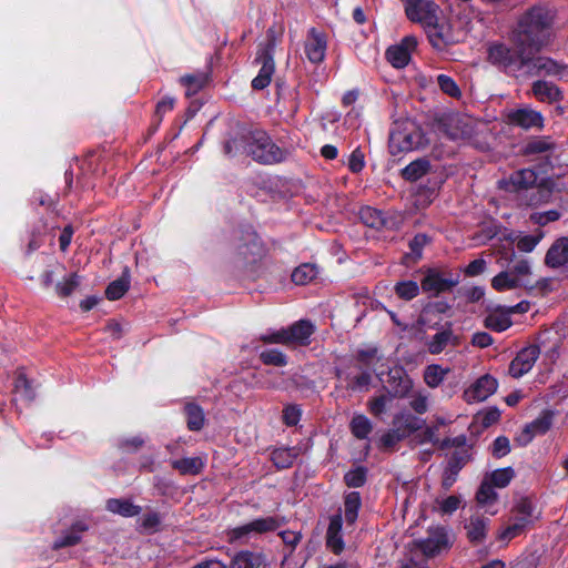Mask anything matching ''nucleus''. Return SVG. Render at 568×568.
I'll return each instance as SVG.
<instances>
[{
	"instance_id": "obj_7",
	"label": "nucleus",
	"mask_w": 568,
	"mask_h": 568,
	"mask_svg": "<svg viewBox=\"0 0 568 568\" xmlns=\"http://www.w3.org/2000/svg\"><path fill=\"white\" fill-rule=\"evenodd\" d=\"M236 234L235 253L243 265L256 264L266 255V245L253 225L241 224Z\"/></svg>"
},
{
	"instance_id": "obj_20",
	"label": "nucleus",
	"mask_w": 568,
	"mask_h": 568,
	"mask_svg": "<svg viewBox=\"0 0 568 568\" xmlns=\"http://www.w3.org/2000/svg\"><path fill=\"white\" fill-rule=\"evenodd\" d=\"M326 47V34L316 28H311L304 44L307 60L314 64L322 62L325 58Z\"/></svg>"
},
{
	"instance_id": "obj_60",
	"label": "nucleus",
	"mask_w": 568,
	"mask_h": 568,
	"mask_svg": "<svg viewBox=\"0 0 568 568\" xmlns=\"http://www.w3.org/2000/svg\"><path fill=\"white\" fill-rule=\"evenodd\" d=\"M542 239V233L539 232L536 235H525L519 237L517 241V248L521 252L529 253L532 252L537 244Z\"/></svg>"
},
{
	"instance_id": "obj_34",
	"label": "nucleus",
	"mask_w": 568,
	"mask_h": 568,
	"mask_svg": "<svg viewBox=\"0 0 568 568\" xmlns=\"http://www.w3.org/2000/svg\"><path fill=\"white\" fill-rule=\"evenodd\" d=\"M430 169V162L425 158H420L406 165L402 170V175L406 181L415 182L429 173Z\"/></svg>"
},
{
	"instance_id": "obj_39",
	"label": "nucleus",
	"mask_w": 568,
	"mask_h": 568,
	"mask_svg": "<svg viewBox=\"0 0 568 568\" xmlns=\"http://www.w3.org/2000/svg\"><path fill=\"white\" fill-rule=\"evenodd\" d=\"M491 286L498 292L525 287L523 282H520V280L515 276L509 268L494 276L491 280Z\"/></svg>"
},
{
	"instance_id": "obj_21",
	"label": "nucleus",
	"mask_w": 568,
	"mask_h": 568,
	"mask_svg": "<svg viewBox=\"0 0 568 568\" xmlns=\"http://www.w3.org/2000/svg\"><path fill=\"white\" fill-rule=\"evenodd\" d=\"M508 123L524 130L544 128V116L540 112L530 108L513 110L507 115Z\"/></svg>"
},
{
	"instance_id": "obj_52",
	"label": "nucleus",
	"mask_w": 568,
	"mask_h": 568,
	"mask_svg": "<svg viewBox=\"0 0 568 568\" xmlns=\"http://www.w3.org/2000/svg\"><path fill=\"white\" fill-rule=\"evenodd\" d=\"M514 476V469L511 467H507L493 471L491 474L486 476V478H488V481H490L494 487L505 488L511 481Z\"/></svg>"
},
{
	"instance_id": "obj_54",
	"label": "nucleus",
	"mask_w": 568,
	"mask_h": 568,
	"mask_svg": "<svg viewBox=\"0 0 568 568\" xmlns=\"http://www.w3.org/2000/svg\"><path fill=\"white\" fill-rule=\"evenodd\" d=\"M437 84L445 94L452 98H459L462 95L457 83L446 74H439L437 77Z\"/></svg>"
},
{
	"instance_id": "obj_49",
	"label": "nucleus",
	"mask_w": 568,
	"mask_h": 568,
	"mask_svg": "<svg viewBox=\"0 0 568 568\" xmlns=\"http://www.w3.org/2000/svg\"><path fill=\"white\" fill-rule=\"evenodd\" d=\"M448 372L449 369H444L439 365H428L424 372V381L429 387L435 388L444 381Z\"/></svg>"
},
{
	"instance_id": "obj_32",
	"label": "nucleus",
	"mask_w": 568,
	"mask_h": 568,
	"mask_svg": "<svg viewBox=\"0 0 568 568\" xmlns=\"http://www.w3.org/2000/svg\"><path fill=\"white\" fill-rule=\"evenodd\" d=\"M534 95L541 102L554 103L562 100L560 89L548 81L538 80L532 84Z\"/></svg>"
},
{
	"instance_id": "obj_10",
	"label": "nucleus",
	"mask_w": 568,
	"mask_h": 568,
	"mask_svg": "<svg viewBox=\"0 0 568 568\" xmlns=\"http://www.w3.org/2000/svg\"><path fill=\"white\" fill-rule=\"evenodd\" d=\"M458 283L459 276L457 274L430 268L422 280L420 287L425 293L437 296L452 291Z\"/></svg>"
},
{
	"instance_id": "obj_2",
	"label": "nucleus",
	"mask_w": 568,
	"mask_h": 568,
	"mask_svg": "<svg viewBox=\"0 0 568 568\" xmlns=\"http://www.w3.org/2000/svg\"><path fill=\"white\" fill-rule=\"evenodd\" d=\"M555 18L556 10L547 4L528 9L513 31L515 45L527 49L529 53L539 51L550 38Z\"/></svg>"
},
{
	"instance_id": "obj_46",
	"label": "nucleus",
	"mask_w": 568,
	"mask_h": 568,
	"mask_svg": "<svg viewBox=\"0 0 568 568\" xmlns=\"http://www.w3.org/2000/svg\"><path fill=\"white\" fill-rule=\"evenodd\" d=\"M260 361L264 365L283 367L288 363V357L285 353L277 348L264 349L258 355Z\"/></svg>"
},
{
	"instance_id": "obj_25",
	"label": "nucleus",
	"mask_w": 568,
	"mask_h": 568,
	"mask_svg": "<svg viewBox=\"0 0 568 568\" xmlns=\"http://www.w3.org/2000/svg\"><path fill=\"white\" fill-rule=\"evenodd\" d=\"M552 418L549 413H544L530 424L526 425L523 433L517 437V442L521 446L529 444L537 435H542L551 427Z\"/></svg>"
},
{
	"instance_id": "obj_31",
	"label": "nucleus",
	"mask_w": 568,
	"mask_h": 568,
	"mask_svg": "<svg viewBox=\"0 0 568 568\" xmlns=\"http://www.w3.org/2000/svg\"><path fill=\"white\" fill-rule=\"evenodd\" d=\"M131 286V272L129 266H125L122 274L116 280L109 283L105 288V297L109 301H118L125 295Z\"/></svg>"
},
{
	"instance_id": "obj_16",
	"label": "nucleus",
	"mask_w": 568,
	"mask_h": 568,
	"mask_svg": "<svg viewBox=\"0 0 568 568\" xmlns=\"http://www.w3.org/2000/svg\"><path fill=\"white\" fill-rule=\"evenodd\" d=\"M378 362L376 348L357 352V388L366 387L371 383Z\"/></svg>"
},
{
	"instance_id": "obj_26",
	"label": "nucleus",
	"mask_w": 568,
	"mask_h": 568,
	"mask_svg": "<svg viewBox=\"0 0 568 568\" xmlns=\"http://www.w3.org/2000/svg\"><path fill=\"white\" fill-rule=\"evenodd\" d=\"M445 133L450 140L469 139L474 129L469 119L460 116L448 118L444 122Z\"/></svg>"
},
{
	"instance_id": "obj_28",
	"label": "nucleus",
	"mask_w": 568,
	"mask_h": 568,
	"mask_svg": "<svg viewBox=\"0 0 568 568\" xmlns=\"http://www.w3.org/2000/svg\"><path fill=\"white\" fill-rule=\"evenodd\" d=\"M88 530V525L83 521H75L71 527L63 531L53 544L52 549L59 550L67 547H72L81 541L82 534Z\"/></svg>"
},
{
	"instance_id": "obj_47",
	"label": "nucleus",
	"mask_w": 568,
	"mask_h": 568,
	"mask_svg": "<svg viewBox=\"0 0 568 568\" xmlns=\"http://www.w3.org/2000/svg\"><path fill=\"white\" fill-rule=\"evenodd\" d=\"M509 270L520 280V282H523L525 288L532 290L535 287L530 281L531 266L528 260L521 258L516 261Z\"/></svg>"
},
{
	"instance_id": "obj_48",
	"label": "nucleus",
	"mask_w": 568,
	"mask_h": 568,
	"mask_svg": "<svg viewBox=\"0 0 568 568\" xmlns=\"http://www.w3.org/2000/svg\"><path fill=\"white\" fill-rule=\"evenodd\" d=\"M207 78L203 73L185 74L181 77L180 82L186 88V95L197 93L206 84Z\"/></svg>"
},
{
	"instance_id": "obj_43",
	"label": "nucleus",
	"mask_w": 568,
	"mask_h": 568,
	"mask_svg": "<svg viewBox=\"0 0 568 568\" xmlns=\"http://www.w3.org/2000/svg\"><path fill=\"white\" fill-rule=\"evenodd\" d=\"M449 344H457V338L454 336L450 328H446L433 336V338L428 343V352L430 354H439Z\"/></svg>"
},
{
	"instance_id": "obj_9",
	"label": "nucleus",
	"mask_w": 568,
	"mask_h": 568,
	"mask_svg": "<svg viewBox=\"0 0 568 568\" xmlns=\"http://www.w3.org/2000/svg\"><path fill=\"white\" fill-rule=\"evenodd\" d=\"M528 53L527 64L524 74L527 75H548L559 80L568 79V65L558 63L547 57H530Z\"/></svg>"
},
{
	"instance_id": "obj_18",
	"label": "nucleus",
	"mask_w": 568,
	"mask_h": 568,
	"mask_svg": "<svg viewBox=\"0 0 568 568\" xmlns=\"http://www.w3.org/2000/svg\"><path fill=\"white\" fill-rule=\"evenodd\" d=\"M540 349L537 345H529L523 348L510 362L509 374L514 378H519L527 374L539 357Z\"/></svg>"
},
{
	"instance_id": "obj_36",
	"label": "nucleus",
	"mask_w": 568,
	"mask_h": 568,
	"mask_svg": "<svg viewBox=\"0 0 568 568\" xmlns=\"http://www.w3.org/2000/svg\"><path fill=\"white\" fill-rule=\"evenodd\" d=\"M393 427L406 438L420 428V419L410 413H402L394 417Z\"/></svg>"
},
{
	"instance_id": "obj_29",
	"label": "nucleus",
	"mask_w": 568,
	"mask_h": 568,
	"mask_svg": "<svg viewBox=\"0 0 568 568\" xmlns=\"http://www.w3.org/2000/svg\"><path fill=\"white\" fill-rule=\"evenodd\" d=\"M230 568H267V561L262 552L242 550L233 557Z\"/></svg>"
},
{
	"instance_id": "obj_57",
	"label": "nucleus",
	"mask_w": 568,
	"mask_h": 568,
	"mask_svg": "<svg viewBox=\"0 0 568 568\" xmlns=\"http://www.w3.org/2000/svg\"><path fill=\"white\" fill-rule=\"evenodd\" d=\"M44 226L33 227L27 245L26 254L30 255L44 244Z\"/></svg>"
},
{
	"instance_id": "obj_1",
	"label": "nucleus",
	"mask_w": 568,
	"mask_h": 568,
	"mask_svg": "<svg viewBox=\"0 0 568 568\" xmlns=\"http://www.w3.org/2000/svg\"><path fill=\"white\" fill-rule=\"evenodd\" d=\"M223 152L227 156H248L261 165L281 164L292 155L290 149L277 145L265 130L243 122L231 128Z\"/></svg>"
},
{
	"instance_id": "obj_12",
	"label": "nucleus",
	"mask_w": 568,
	"mask_h": 568,
	"mask_svg": "<svg viewBox=\"0 0 568 568\" xmlns=\"http://www.w3.org/2000/svg\"><path fill=\"white\" fill-rule=\"evenodd\" d=\"M405 12L409 20L423 27L437 21L442 12L439 7L430 0H406Z\"/></svg>"
},
{
	"instance_id": "obj_50",
	"label": "nucleus",
	"mask_w": 568,
	"mask_h": 568,
	"mask_svg": "<svg viewBox=\"0 0 568 568\" xmlns=\"http://www.w3.org/2000/svg\"><path fill=\"white\" fill-rule=\"evenodd\" d=\"M494 488L495 487L491 485V483L488 481V478L485 477L476 493L477 503L481 506H487L495 503L497 500V493Z\"/></svg>"
},
{
	"instance_id": "obj_13",
	"label": "nucleus",
	"mask_w": 568,
	"mask_h": 568,
	"mask_svg": "<svg viewBox=\"0 0 568 568\" xmlns=\"http://www.w3.org/2000/svg\"><path fill=\"white\" fill-rule=\"evenodd\" d=\"M428 40L433 48L436 50H445L447 47L456 43V39L452 28L438 17L437 21H432L430 24L424 27Z\"/></svg>"
},
{
	"instance_id": "obj_59",
	"label": "nucleus",
	"mask_w": 568,
	"mask_h": 568,
	"mask_svg": "<svg viewBox=\"0 0 568 568\" xmlns=\"http://www.w3.org/2000/svg\"><path fill=\"white\" fill-rule=\"evenodd\" d=\"M457 439H449V438H446L444 440H439V437L437 435V427H427L424 433H423V442H428V443H433V444H439V447L442 449L444 448H447L452 445H455V442Z\"/></svg>"
},
{
	"instance_id": "obj_27",
	"label": "nucleus",
	"mask_w": 568,
	"mask_h": 568,
	"mask_svg": "<svg viewBox=\"0 0 568 568\" xmlns=\"http://www.w3.org/2000/svg\"><path fill=\"white\" fill-rule=\"evenodd\" d=\"M545 263L551 268H558L568 263V237L556 240L548 248Z\"/></svg>"
},
{
	"instance_id": "obj_5",
	"label": "nucleus",
	"mask_w": 568,
	"mask_h": 568,
	"mask_svg": "<svg viewBox=\"0 0 568 568\" xmlns=\"http://www.w3.org/2000/svg\"><path fill=\"white\" fill-rule=\"evenodd\" d=\"M276 45V31L274 28H268L266 30L265 40L257 45L254 62L261 64V68L251 83L254 90H263L270 85L275 72L274 53Z\"/></svg>"
},
{
	"instance_id": "obj_19",
	"label": "nucleus",
	"mask_w": 568,
	"mask_h": 568,
	"mask_svg": "<svg viewBox=\"0 0 568 568\" xmlns=\"http://www.w3.org/2000/svg\"><path fill=\"white\" fill-rule=\"evenodd\" d=\"M498 387L497 379L490 375L480 376L464 392V399L467 403H477L487 399Z\"/></svg>"
},
{
	"instance_id": "obj_62",
	"label": "nucleus",
	"mask_w": 568,
	"mask_h": 568,
	"mask_svg": "<svg viewBox=\"0 0 568 568\" xmlns=\"http://www.w3.org/2000/svg\"><path fill=\"white\" fill-rule=\"evenodd\" d=\"M437 503L438 509L442 514L450 515L459 508L462 499L458 496L452 495Z\"/></svg>"
},
{
	"instance_id": "obj_58",
	"label": "nucleus",
	"mask_w": 568,
	"mask_h": 568,
	"mask_svg": "<svg viewBox=\"0 0 568 568\" xmlns=\"http://www.w3.org/2000/svg\"><path fill=\"white\" fill-rule=\"evenodd\" d=\"M175 99L171 97H164L162 98L155 106L154 111V119L158 121V123H161L163 120V116L171 112L174 109Z\"/></svg>"
},
{
	"instance_id": "obj_35",
	"label": "nucleus",
	"mask_w": 568,
	"mask_h": 568,
	"mask_svg": "<svg viewBox=\"0 0 568 568\" xmlns=\"http://www.w3.org/2000/svg\"><path fill=\"white\" fill-rule=\"evenodd\" d=\"M171 466L181 475H199L202 473L205 464L201 457H184L172 460Z\"/></svg>"
},
{
	"instance_id": "obj_33",
	"label": "nucleus",
	"mask_w": 568,
	"mask_h": 568,
	"mask_svg": "<svg viewBox=\"0 0 568 568\" xmlns=\"http://www.w3.org/2000/svg\"><path fill=\"white\" fill-rule=\"evenodd\" d=\"M511 324L510 314L505 306H499L491 311L484 320L485 327L495 332H504L509 328Z\"/></svg>"
},
{
	"instance_id": "obj_30",
	"label": "nucleus",
	"mask_w": 568,
	"mask_h": 568,
	"mask_svg": "<svg viewBox=\"0 0 568 568\" xmlns=\"http://www.w3.org/2000/svg\"><path fill=\"white\" fill-rule=\"evenodd\" d=\"M556 143L549 136L530 139L523 149L524 155H540L548 159L556 151Z\"/></svg>"
},
{
	"instance_id": "obj_61",
	"label": "nucleus",
	"mask_w": 568,
	"mask_h": 568,
	"mask_svg": "<svg viewBox=\"0 0 568 568\" xmlns=\"http://www.w3.org/2000/svg\"><path fill=\"white\" fill-rule=\"evenodd\" d=\"M530 521L526 520L525 518L517 517L515 523L508 526L500 535V539H511L516 536H518L523 529L529 524Z\"/></svg>"
},
{
	"instance_id": "obj_17",
	"label": "nucleus",
	"mask_w": 568,
	"mask_h": 568,
	"mask_svg": "<svg viewBox=\"0 0 568 568\" xmlns=\"http://www.w3.org/2000/svg\"><path fill=\"white\" fill-rule=\"evenodd\" d=\"M420 551L427 557H434L439 555L442 551L449 549L450 542L447 535V531L437 527L435 529H430L426 538L420 539L417 542Z\"/></svg>"
},
{
	"instance_id": "obj_55",
	"label": "nucleus",
	"mask_w": 568,
	"mask_h": 568,
	"mask_svg": "<svg viewBox=\"0 0 568 568\" xmlns=\"http://www.w3.org/2000/svg\"><path fill=\"white\" fill-rule=\"evenodd\" d=\"M301 407L295 404H290L286 405L283 409L282 420L286 426L293 427L298 424V422L301 420Z\"/></svg>"
},
{
	"instance_id": "obj_24",
	"label": "nucleus",
	"mask_w": 568,
	"mask_h": 568,
	"mask_svg": "<svg viewBox=\"0 0 568 568\" xmlns=\"http://www.w3.org/2000/svg\"><path fill=\"white\" fill-rule=\"evenodd\" d=\"M490 519L481 514H474L465 525L466 535L471 544H481L487 536Z\"/></svg>"
},
{
	"instance_id": "obj_51",
	"label": "nucleus",
	"mask_w": 568,
	"mask_h": 568,
	"mask_svg": "<svg viewBox=\"0 0 568 568\" xmlns=\"http://www.w3.org/2000/svg\"><path fill=\"white\" fill-rule=\"evenodd\" d=\"M358 217L369 227L378 229L384 224L382 213L369 206L362 207L358 212Z\"/></svg>"
},
{
	"instance_id": "obj_14",
	"label": "nucleus",
	"mask_w": 568,
	"mask_h": 568,
	"mask_svg": "<svg viewBox=\"0 0 568 568\" xmlns=\"http://www.w3.org/2000/svg\"><path fill=\"white\" fill-rule=\"evenodd\" d=\"M278 527L280 523L276 517H261L231 529L230 538L232 540H239L250 534H265L275 531Z\"/></svg>"
},
{
	"instance_id": "obj_63",
	"label": "nucleus",
	"mask_w": 568,
	"mask_h": 568,
	"mask_svg": "<svg viewBox=\"0 0 568 568\" xmlns=\"http://www.w3.org/2000/svg\"><path fill=\"white\" fill-rule=\"evenodd\" d=\"M405 437L403 434H400L397 429L393 427L389 432L382 435L379 438V444L385 449H392L395 447V445L404 439Z\"/></svg>"
},
{
	"instance_id": "obj_38",
	"label": "nucleus",
	"mask_w": 568,
	"mask_h": 568,
	"mask_svg": "<svg viewBox=\"0 0 568 568\" xmlns=\"http://www.w3.org/2000/svg\"><path fill=\"white\" fill-rule=\"evenodd\" d=\"M186 426L191 432H199L203 428L205 415L203 408L195 403H187L184 406Z\"/></svg>"
},
{
	"instance_id": "obj_40",
	"label": "nucleus",
	"mask_w": 568,
	"mask_h": 568,
	"mask_svg": "<svg viewBox=\"0 0 568 568\" xmlns=\"http://www.w3.org/2000/svg\"><path fill=\"white\" fill-rule=\"evenodd\" d=\"M106 509L123 517H134L141 513L140 506L122 498H110L106 501Z\"/></svg>"
},
{
	"instance_id": "obj_44",
	"label": "nucleus",
	"mask_w": 568,
	"mask_h": 568,
	"mask_svg": "<svg viewBox=\"0 0 568 568\" xmlns=\"http://www.w3.org/2000/svg\"><path fill=\"white\" fill-rule=\"evenodd\" d=\"M14 394L19 399L27 403H31L36 398V392L32 383L24 374H19L17 376L14 381Z\"/></svg>"
},
{
	"instance_id": "obj_37",
	"label": "nucleus",
	"mask_w": 568,
	"mask_h": 568,
	"mask_svg": "<svg viewBox=\"0 0 568 568\" xmlns=\"http://www.w3.org/2000/svg\"><path fill=\"white\" fill-rule=\"evenodd\" d=\"M389 385L393 397H405L413 389V381L402 371H395L390 374Z\"/></svg>"
},
{
	"instance_id": "obj_3",
	"label": "nucleus",
	"mask_w": 568,
	"mask_h": 568,
	"mask_svg": "<svg viewBox=\"0 0 568 568\" xmlns=\"http://www.w3.org/2000/svg\"><path fill=\"white\" fill-rule=\"evenodd\" d=\"M499 189L517 193L519 201L526 206H537L545 200V191L537 183V173L532 169H521L508 178L498 181Z\"/></svg>"
},
{
	"instance_id": "obj_41",
	"label": "nucleus",
	"mask_w": 568,
	"mask_h": 568,
	"mask_svg": "<svg viewBox=\"0 0 568 568\" xmlns=\"http://www.w3.org/2000/svg\"><path fill=\"white\" fill-rule=\"evenodd\" d=\"M298 453L294 447L276 448L271 454V460L277 469H286L292 467Z\"/></svg>"
},
{
	"instance_id": "obj_15",
	"label": "nucleus",
	"mask_w": 568,
	"mask_h": 568,
	"mask_svg": "<svg viewBox=\"0 0 568 568\" xmlns=\"http://www.w3.org/2000/svg\"><path fill=\"white\" fill-rule=\"evenodd\" d=\"M325 546L326 549L334 555H341L345 549L341 507L337 509L336 514L329 516V523L325 534Z\"/></svg>"
},
{
	"instance_id": "obj_42",
	"label": "nucleus",
	"mask_w": 568,
	"mask_h": 568,
	"mask_svg": "<svg viewBox=\"0 0 568 568\" xmlns=\"http://www.w3.org/2000/svg\"><path fill=\"white\" fill-rule=\"evenodd\" d=\"M318 275V267L312 263H303L297 266L291 275L292 282L296 285H306Z\"/></svg>"
},
{
	"instance_id": "obj_45",
	"label": "nucleus",
	"mask_w": 568,
	"mask_h": 568,
	"mask_svg": "<svg viewBox=\"0 0 568 568\" xmlns=\"http://www.w3.org/2000/svg\"><path fill=\"white\" fill-rule=\"evenodd\" d=\"M81 276L73 272L55 284V293L59 297L65 298L80 286Z\"/></svg>"
},
{
	"instance_id": "obj_53",
	"label": "nucleus",
	"mask_w": 568,
	"mask_h": 568,
	"mask_svg": "<svg viewBox=\"0 0 568 568\" xmlns=\"http://www.w3.org/2000/svg\"><path fill=\"white\" fill-rule=\"evenodd\" d=\"M394 291L399 298L410 301L418 295L419 285L414 281H403L396 283Z\"/></svg>"
},
{
	"instance_id": "obj_6",
	"label": "nucleus",
	"mask_w": 568,
	"mask_h": 568,
	"mask_svg": "<svg viewBox=\"0 0 568 568\" xmlns=\"http://www.w3.org/2000/svg\"><path fill=\"white\" fill-rule=\"evenodd\" d=\"M315 326L310 320H298L287 327L272 333L262 334L260 341L264 344H281L284 346H307Z\"/></svg>"
},
{
	"instance_id": "obj_11",
	"label": "nucleus",
	"mask_w": 568,
	"mask_h": 568,
	"mask_svg": "<svg viewBox=\"0 0 568 568\" xmlns=\"http://www.w3.org/2000/svg\"><path fill=\"white\" fill-rule=\"evenodd\" d=\"M337 397H352L355 392V357L341 358L335 366Z\"/></svg>"
},
{
	"instance_id": "obj_23",
	"label": "nucleus",
	"mask_w": 568,
	"mask_h": 568,
	"mask_svg": "<svg viewBox=\"0 0 568 568\" xmlns=\"http://www.w3.org/2000/svg\"><path fill=\"white\" fill-rule=\"evenodd\" d=\"M468 459L469 455L465 449L455 452L450 456L442 478V487L445 490H448L456 483L458 473L467 464Z\"/></svg>"
},
{
	"instance_id": "obj_56",
	"label": "nucleus",
	"mask_w": 568,
	"mask_h": 568,
	"mask_svg": "<svg viewBox=\"0 0 568 568\" xmlns=\"http://www.w3.org/2000/svg\"><path fill=\"white\" fill-rule=\"evenodd\" d=\"M393 396L389 394H382L379 396L373 397L368 402V409L369 413L374 416L382 415L388 405V403L392 400Z\"/></svg>"
},
{
	"instance_id": "obj_8",
	"label": "nucleus",
	"mask_w": 568,
	"mask_h": 568,
	"mask_svg": "<svg viewBox=\"0 0 568 568\" xmlns=\"http://www.w3.org/2000/svg\"><path fill=\"white\" fill-rule=\"evenodd\" d=\"M528 53L524 48L516 47V51H513L505 44L496 43L490 45L488 59L493 64L504 68L507 73L524 74Z\"/></svg>"
},
{
	"instance_id": "obj_22",
	"label": "nucleus",
	"mask_w": 568,
	"mask_h": 568,
	"mask_svg": "<svg viewBox=\"0 0 568 568\" xmlns=\"http://www.w3.org/2000/svg\"><path fill=\"white\" fill-rule=\"evenodd\" d=\"M417 40L413 36L405 37L400 43L392 45L386 51L388 62L395 68H404L410 60L412 51L416 48Z\"/></svg>"
},
{
	"instance_id": "obj_4",
	"label": "nucleus",
	"mask_w": 568,
	"mask_h": 568,
	"mask_svg": "<svg viewBox=\"0 0 568 568\" xmlns=\"http://www.w3.org/2000/svg\"><path fill=\"white\" fill-rule=\"evenodd\" d=\"M429 140L422 129L412 120L395 121L389 132L388 148L393 155L402 152L419 150L428 144Z\"/></svg>"
},
{
	"instance_id": "obj_64",
	"label": "nucleus",
	"mask_w": 568,
	"mask_h": 568,
	"mask_svg": "<svg viewBox=\"0 0 568 568\" xmlns=\"http://www.w3.org/2000/svg\"><path fill=\"white\" fill-rule=\"evenodd\" d=\"M515 510L518 513L519 517L530 521V519L534 517L535 507L529 498H521L516 504Z\"/></svg>"
}]
</instances>
